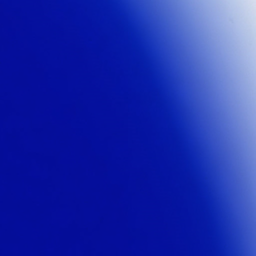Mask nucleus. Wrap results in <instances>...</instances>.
Here are the masks:
<instances>
[{
    "label": "nucleus",
    "instance_id": "obj_1",
    "mask_svg": "<svg viewBox=\"0 0 256 256\" xmlns=\"http://www.w3.org/2000/svg\"><path fill=\"white\" fill-rule=\"evenodd\" d=\"M76 22H80V0H76Z\"/></svg>",
    "mask_w": 256,
    "mask_h": 256
},
{
    "label": "nucleus",
    "instance_id": "obj_2",
    "mask_svg": "<svg viewBox=\"0 0 256 256\" xmlns=\"http://www.w3.org/2000/svg\"><path fill=\"white\" fill-rule=\"evenodd\" d=\"M81 22H82V0H81Z\"/></svg>",
    "mask_w": 256,
    "mask_h": 256
}]
</instances>
